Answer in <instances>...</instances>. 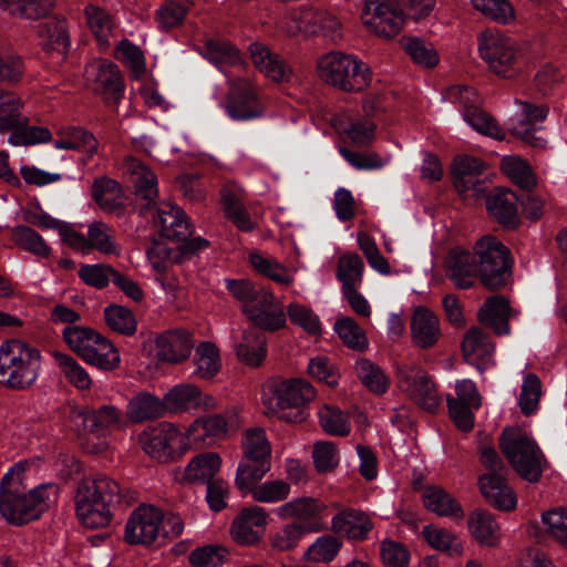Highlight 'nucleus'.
<instances>
[{
  "instance_id": "obj_1",
  "label": "nucleus",
  "mask_w": 567,
  "mask_h": 567,
  "mask_svg": "<svg viewBox=\"0 0 567 567\" xmlns=\"http://www.w3.org/2000/svg\"><path fill=\"white\" fill-rule=\"evenodd\" d=\"M25 464L16 463L0 482V514L10 524L23 525L38 519L52 503L56 502L59 487L42 484L27 494L23 486Z\"/></svg>"
},
{
  "instance_id": "obj_2",
  "label": "nucleus",
  "mask_w": 567,
  "mask_h": 567,
  "mask_svg": "<svg viewBox=\"0 0 567 567\" xmlns=\"http://www.w3.org/2000/svg\"><path fill=\"white\" fill-rule=\"evenodd\" d=\"M121 499L117 482L104 474L84 477L78 485L74 502L80 523L87 528L107 526L112 506Z\"/></svg>"
},
{
  "instance_id": "obj_3",
  "label": "nucleus",
  "mask_w": 567,
  "mask_h": 567,
  "mask_svg": "<svg viewBox=\"0 0 567 567\" xmlns=\"http://www.w3.org/2000/svg\"><path fill=\"white\" fill-rule=\"evenodd\" d=\"M41 369L40 351L29 343L11 339L0 346V384L12 390L30 388Z\"/></svg>"
},
{
  "instance_id": "obj_4",
  "label": "nucleus",
  "mask_w": 567,
  "mask_h": 567,
  "mask_svg": "<svg viewBox=\"0 0 567 567\" xmlns=\"http://www.w3.org/2000/svg\"><path fill=\"white\" fill-rule=\"evenodd\" d=\"M499 446L514 471L524 480L538 482L546 458L536 441L518 427H507L499 436Z\"/></svg>"
},
{
  "instance_id": "obj_5",
  "label": "nucleus",
  "mask_w": 567,
  "mask_h": 567,
  "mask_svg": "<svg viewBox=\"0 0 567 567\" xmlns=\"http://www.w3.org/2000/svg\"><path fill=\"white\" fill-rule=\"evenodd\" d=\"M318 76L327 84L344 92H359L372 81L370 69L354 55L332 51L317 61Z\"/></svg>"
},
{
  "instance_id": "obj_6",
  "label": "nucleus",
  "mask_w": 567,
  "mask_h": 567,
  "mask_svg": "<svg viewBox=\"0 0 567 567\" xmlns=\"http://www.w3.org/2000/svg\"><path fill=\"white\" fill-rule=\"evenodd\" d=\"M473 249L482 285L489 290L504 286L512 267L509 249L492 235L481 237Z\"/></svg>"
},
{
  "instance_id": "obj_7",
  "label": "nucleus",
  "mask_w": 567,
  "mask_h": 567,
  "mask_svg": "<svg viewBox=\"0 0 567 567\" xmlns=\"http://www.w3.org/2000/svg\"><path fill=\"white\" fill-rule=\"evenodd\" d=\"M478 51L491 71L512 79L522 70V54L517 43L498 32H486L480 39Z\"/></svg>"
},
{
  "instance_id": "obj_8",
  "label": "nucleus",
  "mask_w": 567,
  "mask_h": 567,
  "mask_svg": "<svg viewBox=\"0 0 567 567\" xmlns=\"http://www.w3.org/2000/svg\"><path fill=\"white\" fill-rule=\"evenodd\" d=\"M398 385L420 408L434 412L441 404L434 382L420 367L410 364L396 370Z\"/></svg>"
},
{
  "instance_id": "obj_9",
  "label": "nucleus",
  "mask_w": 567,
  "mask_h": 567,
  "mask_svg": "<svg viewBox=\"0 0 567 567\" xmlns=\"http://www.w3.org/2000/svg\"><path fill=\"white\" fill-rule=\"evenodd\" d=\"M85 79L91 90L107 105H116L124 92L117 65L106 60L93 61L85 68Z\"/></svg>"
},
{
  "instance_id": "obj_10",
  "label": "nucleus",
  "mask_w": 567,
  "mask_h": 567,
  "mask_svg": "<svg viewBox=\"0 0 567 567\" xmlns=\"http://www.w3.org/2000/svg\"><path fill=\"white\" fill-rule=\"evenodd\" d=\"M362 19L372 33L384 39L396 37L404 24L402 10L384 0H368Z\"/></svg>"
},
{
  "instance_id": "obj_11",
  "label": "nucleus",
  "mask_w": 567,
  "mask_h": 567,
  "mask_svg": "<svg viewBox=\"0 0 567 567\" xmlns=\"http://www.w3.org/2000/svg\"><path fill=\"white\" fill-rule=\"evenodd\" d=\"M225 110L234 121H250L261 117L266 106L257 86L246 79H240L234 83Z\"/></svg>"
},
{
  "instance_id": "obj_12",
  "label": "nucleus",
  "mask_w": 567,
  "mask_h": 567,
  "mask_svg": "<svg viewBox=\"0 0 567 567\" xmlns=\"http://www.w3.org/2000/svg\"><path fill=\"white\" fill-rule=\"evenodd\" d=\"M327 505L319 498L302 496L284 503L277 508V516L281 519H295L306 533L320 532L323 527V513Z\"/></svg>"
},
{
  "instance_id": "obj_13",
  "label": "nucleus",
  "mask_w": 567,
  "mask_h": 567,
  "mask_svg": "<svg viewBox=\"0 0 567 567\" xmlns=\"http://www.w3.org/2000/svg\"><path fill=\"white\" fill-rule=\"evenodd\" d=\"M162 511L153 505H140L125 525L124 538L132 545H150L161 536Z\"/></svg>"
},
{
  "instance_id": "obj_14",
  "label": "nucleus",
  "mask_w": 567,
  "mask_h": 567,
  "mask_svg": "<svg viewBox=\"0 0 567 567\" xmlns=\"http://www.w3.org/2000/svg\"><path fill=\"white\" fill-rule=\"evenodd\" d=\"M485 163L473 156H457L454 159V186L463 199H471L485 193Z\"/></svg>"
},
{
  "instance_id": "obj_15",
  "label": "nucleus",
  "mask_w": 567,
  "mask_h": 567,
  "mask_svg": "<svg viewBox=\"0 0 567 567\" xmlns=\"http://www.w3.org/2000/svg\"><path fill=\"white\" fill-rule=\"evenodd\" d=\"M194 348V334L184 328L168 329L155 339L156 358L169 364L185 362Z\"/></svg>"
},
{
  "instance_id": "obj_16",
  "label": "nucleus",
  "mask_w": 567,
  "mask_h": 567,
  "mask_svg": "<svg viewBox=\"0 0 567 567\" xmlns=\"http://www.w3.org/2000/svg\"><path fill=\"white\" fill-rule=\"evenodd\" d=\"M267 523L265 508L257 505L244 507L231 523V538L238 545L254 546L260 542Z\"/></svg>"
},
{
  "instance_id": "obj_17",
  "label": "nucleus",
  "mask_w": 567,
  "mask_h": 567,
  "mask_svg": "<svg viewBox=\"0 0 567 567\" xmlns=\"http://www.w3.org/2000/svg\"><path fill=\"white\" fill-rule=\"evenodd\" d=\"M248 320L264 331L275 332L286 327V311L270 290H266L259 299L246 308Z\"/></svg>"
},
{
  "instance_id": "obj_18",
  "label": "nucleus",
  "mask_w": 567,
  "mask_h": 567,
  "mask_svg": "<svg viewBox=\"0 0 567 567\" xmlns=\"http://www.w3.org/2000/svg\"><path fill=\"white\" fill-rule=\"evenodd\" d=\"M156 206L154 226L161 236L175 241H184L192 235V226L185 212L171 202L163 200Z\"/></svg>"
},
{
  "instance_id": "obj_19",
  "label": "nucleus",
  "mask_w": 567,
  "mask_h": 567,
  "mask_svg": "<svg viewBox=\"0 0 567 567\" xmlns=\"http://www.w3.org/2000/svg\"><path fill=\"white\" fill-rule=\"evenodd\" d=\"M165 409L171 412L192 410L210 411L217 408L216 399L189 383L177 384L164 395Z\"/></svg>"
},
{
  "instance_id": "obj_20",
  "label": "nucleus",
  "mask_w": 567,
  "mask_h": 567,
  "mask_svg": "<svg viewBox=\"0 0 567 567\" xmlns=\"http://www.w3.org/2000/svg\"><path fill=\"white\" fill-rule=\"evenodd\" d=\"M516 103L520 106L519 117L511 120L509 131L513 135L534 147H545L546 141L535 136L534 132L537 123L546 120L549 111L548 106L519 100H516Z\"/></svg>"
},
{
  "instance_id": "obj_21",
  "label": "nucleus",
  "mask_w": 567,
  "mask_h": 567,
  "mask_svg": "<svg viewBox=\"0 0 567 567\" xmlns=\"http://www.w3.org/2000/svg\"><path fill=\"white\" fill-rule=\"evenodd\" d=\"M123 172L131 183L137 199L144 208L156 205L158 182L155 173L135 157L128 156L123 164Z\"/></svg>"
},
{
  "instance_id": "obj_22",
  "label": "nucleus",
  "mask_w": 567,
  "mask_h": 567,
  "mask_svg": "<svg viewBox=\"0 0 567 567\" xmlns=\"http://www.w3.org/2000/svg\"><path fill=\"white\" fill-rule=\"evenodd\" d=\"M187 427L195 450H202L215 445L227 436L228 421L221 414H212L196 419Z\"/></svg>"
},
{
  "instance_id": "obj_23",
  "label": "nucleus",
  "mask_w": 567,
  "mask_h": 567,
  "mask_svg": "<svg viewBox=\"0 0 567 567\" xmlns=\"http://www.w3.org/2000/svg\"><path fill=\"white\" fill-rule=\"evenodd\" d=\"M446 267L449 279L458 289L473 287L480 277L475 256L462 248H454L450 251Z\"/></svg>"
},
{
  "instance_id": "obj_24",
  "label": "nucleus",
  "mask_w": 567,
  "mask_h": 567,
  "mask_svg": "<svg viewBox=\"0 0 567 567\" xmlns=\"http://www.w3.org/2000/svg\"><path fill=\"white\" fill-rule=\"evenodd\" d=\"M478 486L491 506L503 512H509L516 507V495L504 474H484L478 478Z\"/></svg>"
},
{
  "instance_id": "obj_25",
  "label": "nucleus",
  "mask_w": 567,
  "mask_h": 567,
  "mask_svg": "<svg viewBox=\"0 0 567 567\" xmlns=\"http://www.w3.org/2000/svg\"><path fill=\"white\" fill-rule=\"evenodd\" d=\"M518 197L507 188H497L487 196L486 209L488 215L506 228H515L519 224Z\"/></svg>"
},
{
  "instance_id": "obj_26",
  "label": "nucleus",
  "mask_w": 567,
  "mask_h": 567,
  "mask_svg": "<svg viewBox=\"0 0 567 567\" xmlns=\"http://www.w3.org/2000/svg\"><path fill=\"white\" fill-rule=\"evenodd\" d=\"M495 344L478 328L470 329L462 342L465 361L483 372L493 359Z\"/></svg>"
},
{
  "instance_id": "obj_27",
  "label": "nucleus",
  "mask_w": 567,
  "mask_h": 567,
  "mask_svg": "<svg viewBox=\"0 0 567 567\" xmlns=\"http://www.w3.org/2000/svg\"><path fill=\"white\" fill-rule=\"evenodd\" d=\"M411 337L416 347L432 348L441 337L437 316L425 307L415 308L411 319Z\"/></svg>"
},
{
  "instance_id": "obj_28",
  "label": "nucleus",
  "mask_w": 567,
  "mask_h": 567,
  "mask_svg": "<svg viewBox=\"0 0 567 567\" xmlns=\"http://www.w3.org/2000/svg\"><path fill=\"white\" fill-rule=\"evenodd\" d=\"M372 527L370 517L353 508L343 509L331 519L332 532L352 540L365 539Z\"/></svg>"
},
{
  "instance_id": "obj_29",
  "label": "nucleus",
  "mask_w": 567,
  "mask_h": 567,
  "mask_svg": "<svg viewBox=\"0 0 567 567\" xmlns=\"http://www.w3.org/2000/svg\"><path fill=\"white\" fill-rule=\"evenodd\" d=\"M249 53L254 65L270 80L284 82L290 79V66L265 44L259 42L251 43L249 45Z\"/></svg>"
},
{
  "instance_id": "obj_30",
  "label": "nucleus",
  "mask_w": 567,
  "mask_h": 567,
  "mask_svg": "<svg viewBox=\"0 0 567 567\" xmlns=\"http://www.w3.org/2000/svg\"><path fill=\"white\" fill-rule=\"evenodd\" d=\"M272 393L279 410L301 406L316 396L313 386L300 379L281 381L275 385Z\"/></svg>"
},
{
  "instance_id": "obj_31",
  "label": "nucleus",
  "mask_w": 567,
  "mask_h": 567,
  "mask_svg": "<svg viewBox=\"0 0 567 567\" xmlns=\"http://www.w3.org/2000/svg\"><path fill=\"white\" fill-rule=\"evenodd\" d=\"M221 457L215 452H204L194 456L181 472L184 483L207 484L220 471Z\"/></svg>"
},
{
  "instance_id": "obj_32",
  "label": "nucleus",
  "mask_w": 567,
  "mask_h": 567,
  "mask_svg": "<svg viewBox=\"0 0 567 567\" xmlns=\"http://www.w3.org/2000/svg\"><path fill=\"white\" fill-rule=\"evenodd\" d=\"M81 416L84 429L99 436H105L125 423L122 412L114 405H102L83 412Z\"/></svg>"
},
{
  "instance_id": "obj_33",
  "label": "nucleus",
  "mask_w": 567,
  "mask_h": 567,
  "mask_svg": "<svg viewBox=\"0 0 567 567\" xmlns=\"http://www.w3.org/2000/svg\"><path fill=\"white\" fill-rule=\"evenodd\" d=\"M422 499L425 508L437 516L461 520L465 513L460 502L440 486H427Z\"/></svg>"
},
{
  "instance_id": "obj_34",
  "label": "nucleus",
  "mask_w": 567,
  "mask_h": 567,
  "mask_svg": "<svg viewBox=\"0 0 567 567\" xmlns=\"http://www.w3.org/2000/svg\"><path fill=\"white\" fill-rule=\"evenodd\" d=\"M509 303L501 296H494L486 299L478 311V320L481 323L491 328L498 336H506L509 333Z\"/></svg>"
},
{
  "instance_id": "obj_35",
  "label": "nucleus",
  "mask_w": 567,
  "mask_h": 567,
  "mask_svg": "<svg viewBox=\"0 0 567 567\" xmlns=\"http://www.w3.org/2000/svg\"><path fill=\"white\" fill-rule=\"evenodd\" d=\"M421 535L425 543L434 550L447 554L451 557H461L464 554V544L461 537L452 530L436 525H425Z\"/></svg>"
},
{
  "instance_id": "obj_36",
  "label": "nucleus",
  "mask_w": 567,
  "mask_h": 567,
  "mask_svg": "<svg viewBox=\"0 0 567 567\" xmlns=\"http://www.w3.org/2000/svg\"><path fill=\"white\" fill-rule=\"evenodd\" d=\"M166 412L164 399L141 392L134 395L127 403L126 416L133 423L161 417Z\"/></svg>"
},
{
  "instance_id": "obj_37",
  "label": "nucleus",
  "mask_w": 567,
  "mask_h": 567,
  "mask_svg": "<svg viewBox=\"0 0 567 567\" xmlns=\"http://www.w3.org/2000/svg\"><path fill=\"white\" fill-rule=\"evenodd\" d=\"M193 377L199 380H212L221 369L219 349L210 341H203L195 348L193 357Z\"/></svg>"
},
{
  "instance_id": "obj_38",
  "label": "nucleus",
  "mask_w": 567,
  "mask_h": 567,
  "mask_svg": "<svg viewBox=\"0 0 567 567\" xmlns=\"http://www.w3.org/2000/svg\"><path fill=\"white\" fill-rule=\"evenodd\" d=\"M471 535L483 546H496L501 538L499 525L486 511H475L468 517Z\"/></svg>"
},
{
  "instance_id": "obj_39",
  "label": "nucleus",
  "mask_w": 567,
  "mask_h": 567,
  "mask_svg": "<svg viewBox=\"0 0 567 567\" xmlns=\"http://www.w3.org/2000/svg\"><path fill=\"white\" fill-rule=\"evenodd\" d=\"M83 361L100 370L113 371L120 365L121 357L114 344L99 333L94 343H92L90 350L84 355Z\"/></svg>"
},
{
  "instance_id": "obj_40",
  "label": "nucleus",
  "mask_w": 567,
  "mask_h": 567,
  "mask_svg": "<svg viewBox=\"0 0 567 567\" xmlns=\"http://www.w3.org/2000/svg\"><path fill=\"white\" fill-rule=\"evenodd\" d=\"M271 470V460L241 457L235 475V486L244 493L260 483Z\"/></svg>"
},
{
  "instance_id": "obj_41",
  "label": "nucleus",
  "mask_w": 567,
  "mask_h": 567,
  "mask_svg": "<svg viewBox=\"0 0 567 567\" xmlns=\"http://www.w3.org/2000/svg\"><path fill=\"white\" fill-rule=\"evenodd\" d=\"M38 34L45 50L65 54L70 44L65 20L58 18L45 20L39 24Z\"/></svg>"
},
{
  "instance_id": "obj_42",
  "label": "nucleus",
  "mask_w": 567,
  "mask_h": 567,
  "mask_svg": "<svg viewBox=\"0 0 567 567\" xmlns=\"http://www.w3.org/2000/svg\"><path fill=\"white\" fill-rule=\"evenodd\" d=\"M51 355L60 373L71 385L81 391L92 386L89 372L73 357L61 351H52Z\"/></svg>"
},
{
  "instance_id": "obj_43",
  "label": "nucleus",
  "mask_w": 567,
  "mask_h": 567,
  "mask_svg": "<svg viewBox=\"0 0 567 567\" xmlns=\"http://www.w3.org/2000/svg\"><path fill=\"white\" fill-rule=\"evenodd\" d=\"M22 101L14 92L0 91V134L28 123V117L20 110Z\"/></svg>"
},
{
  "instance_id": "obj_44",
  "label": "nucleus",
  "mask_w": 567,
  "mask_h": 567,
  "mask_svg": "<svg viewBox=\"0 0 567 567\" xmlns=\"http://www.w3.org/2000/svg\"><path fill=\"white\" fill-rule=\"evenodd\" d=\"M11 240L17 247L38 258H49L51 256V247L39 233L29 226H14L11 229Z\"/></svg>"
},
{
  "instance_id": "obj_45",
  "label": "nucleus",
  "mask_w": 567,
  "mask_h": 567,
  "mask_svg": "<svg viewBox=\"0 0 567 567\" xmlns=\"http://www.w3.org/2000/svg\"><path fill=\"white\" fill-rule=\"evenodd\" d=\"M308 35H321L330 41L341 37V23L338 18L328 11H306Z\"/></svg>"
},
{
  "instance_id": "obj_46",
  "label": "nucleus",
  "mask_w": 567,
  "mask_h": 567,
  "mask_svg": "<svg viewBox=\"0 0 567 567\" xmlns=\"http://www.w3.org/2000/svg\"><path fill=\"white\" fill-rule=\"evenodd\" d=\"M236 354L250 367L260 365L267 354L265 336L256 331H246L236 347Z\"/></svg>"
},
{
  "instance_id": "obj_47",
  "label": "nucleus",
  "mask_w": 567,
  "mask_h": 567,
  "mask_svg": "<svg viewBox=\"0 0 567 567\" xmlns=\"http://www.w3.org/2000/svg\"><path fill=\"white\" fill-rule=\"evenodd\" d=\"M354 370L361 383L374 394H383L390 386V379L385 372L368 359L355 362Z\"/></svg>"
},
{
  "instance_id": "obj_48",
  "label": "nucleus",
  "mask_w": 567,
  "mask_h": 567,
  "mask_svg": "<svg viewBox=\"0 0 567 567\" xmlns=\"http://www.w3.org/2000/svg\"><path fill=\"white\" fill-rule=\"evenodd\" d=\"M202 55L219 70L240 62L239 51L224 40L208 39L202 48Z\"/></svg>"
},
{
  "instance_id": "obj_49",
  "label": "nucleus",
  "mask_w": 567,
  "mask_h": 567,
  "mask_svg": "<svg viewBox=\"0 0 567 567\" xmlns=\"http://www.w3.org/2000/svg\"><path fill=\"white\" fill-rule=\"evenodd\" d=\"M188 4L178 0H165L154 12V20L157 28L168 31L183 24L187 13Z\"/></svg>"
},
{
  "instance_id": "obj_50",
  "label": "nucleus",
  "mask_w": 567,
  "mask_h": 567,
  "mask_svg": "<svg viewBox=\"0 0 567 567\" xmlns=\"http://www.w3.org/2000/svg\"><path fill=\"white\" fill-rule=\"evenodd\" d=\"M462 113L464 121L476 132L498 141L505 138V133L499 127L495 118L481 109V106L472 105Z\"/></svg>"
},
{
  "instance_id": "obj_51",
  "label": "nucleus",
  "mask_w": 567,
  "mask_h": 567,
  "mask_svg": "<svg viewBox=\"0 0 567 567\" xmlns=\"http://www.w3.org/2000/svg\"><path fill=\"white\" fill-rule=\"evenodd\" d=\"M290 484L284 480H269L264 483H257L254 487L245 491L250 494L252 499L258 503L274 504L280 503L290 495Z\"/></svg>"
},
{
  "instance_id": "obj_52",
  "label": "nucleus",
  "mask_w": 567,
  "mask_h": 567,
  "mask_svg": "<svg viewBox=\"0 0 567 567\" xmlns=\"http://www.w3.org/2000/svg\"><path fill=\"white\" fill-rule=\"evenodd\" d=\"M89 252L97 250L106 255H118L120 246L114 238L113 229L103 221H94L87 227Z\"/></svg>"
},
{
  "instance_id": "obj_53",
  "label": "nucleus",
  "mask_w": 567,
  "mask_h": 567,
  "mask_svg": "<svg viewBox=\"0 0 567 567\" xmlns=\"http://www.w3.org/2000/svg\"><path fill=\"white\" fill-rule=\"evenodd\" d=\"M241 457L271 460V445L261 427L244 431L241 437Z\"/></svg>"
},
{
  "instance_id": "obj_54",
  "label": "nucleus",
  "mask_w": 567,
  "mask_h": 567,
  "mask_svg": "<svg viewBox=\"0 0 567 567\" xmlns=\"http://www.w3.org/2000/svg\"><path fill=\"white\" fill-rule=\"evenodd\" d=\"M55 0H0V6L28 20L45 18L53 9Z\"/></svg>"
},
{
  "instance_id": "obj_55",
  "label": "nucleus",
  "mask_w": 567,
  "mask_h": 567,
  "mask_svg": "<svg viewBox=\"0 0 567 567\" xmlns=\"http://www.w3.org/2000/svg\"><path fill=\"white\" fill-rule=\"evenodd\" d=\"M306 534L305 528L299 524H285L269 534L270 549L275 553L292 551Z\"/></svg>"
},
{
  "instance_id": "obj_56",
  "label": "nucleus",
  "mask_w": 567,
  "mask_h": 567,
  "mask_svg": "<svg viewBox=\"0 0 567 567\" xmlns=\"http://www.w3.org/2000/svg\"><path fill=\"white\" fill-rule=\"evenodd\" d=\"M364 264L358 254H347L339 258L337 278L342 284V291L359 288L363 280Z\"/></svg>"
},
{
  "instance_id": "obj_57",
  "label": "nucleus",
  "mask_w": 567,
  "mask_h": 567,
  "mask_svg": "<svg viewBox=\"0 0 567 567\" xmlns=\"http://www.w3.org/2000/svg\"><path fill=\"white\" fill-rule=\"evenodd\" d=\"M143 450L151 457L167 462L171 460L167 422L161 423L157 427L144 433Z\"/></svg>"
},
{
  "instance_id": "obj_58",
  "label": "nucleus",
  "mask_w": 567,
  "mask_h": 567,
  "mask_svg": "<svg viewBox=\"0 0 567 567\" xmlns=\"http://www.w3.org/2000/svg\"><path fill=\"white\" fill-rule=\"evenodd\" d=\"M290 322L311 336H319L322 331L319 316L307 305L295 301L287 306L286 317Z\"/></svg>"
},
{
  "instance_id": "obj_59",
  "label": "nucleus",
  "mask_w": 567,
  "mask_h": 567,
  "mask_svg": "<svg viewBox=\"0 0 567 567\" xmlns=\"http://www.w3.org/2000/svg\"><path fill=\"white\" fill-rule=\"evenodd\" d=\"M401 45L411 60L422 68H434L440 59L432 44L416 37L401 39Z\"/></svg>"
},
{
  "instance_id": "obj_60",
  "label": "nucleus",
  "mask_w": 567,
  "mask_h": 567,
  "mask_svg": "<svg viewBox=\"0 0 567 567\" xmlns=\"http://www.w3.org/2000/svg\"><path fill=\"white\" fill-rule=\"evenodd\" d=\"M86 23L101 45L109 44V38L114 29L113 17L104 9L89 4L85 7Z\"/></svg>"
},
{
  "instance_id": "obj_61",
  "label": "nucleus",
  "mask_w": 567,
  "mask_h": 567,
  "mask_svg": "<svg viewBox=\"0 0 567 567\" xmlns=\"http://www.w3.org/2000/svg\"><path fill=\"white\" fill-rule=\"evenodd\" d=\"M501 168L520 188L530 189L536 185V178L530 166L518 156H504L501 162Z\"/></svg>"
},
{
  "instance_id": "obj_62",
  "label": "nucleus",
  "mask_w": 567,
  "mask_h": 567,
  "mask_svg": "<svg viewBox=\"0 0 567 567\" xmlns=\"http://www.w3.org/2000/svg\"><path fill=\"white\" fill-rule=\"evenodd\" d=\"M97 336L99 332L83 326H66L62 331L66 346L82 360Z\"/></svg>"
},
{
  "instance_id": "obj_63",
  "label": "nucleus",
  "mask_w": 567,
  "mask_h": 567,
  "mask_svg": "<svg viewBox=\"0 0 567 567\" xmlns=\"http://www.w3.org/2000/svg\"><path fill=\"white\" fill-rule=\"evenodd\" d=\"M104 319L107 327L121 334L132 336L136 332L137 322L133 312L122 306L111 305L104 309Z\"/></svg>"
},
{
  "instance_id": "obj_64",
  "label": "nucleus",
  "mask_w": 567,
  "mask_h": 567,
  "mask_svg": "<svg viewBox=\"0 0 567 567\" xmlns=\"http://www.w3.org/2000/svg\"><path fill=\"white\" fill-rule=\"evenodd\" d=\"M475 10L486 19L507 24L514 21L515 10L508 0H471Z\"/></svg>"
}]
</instances>
